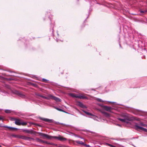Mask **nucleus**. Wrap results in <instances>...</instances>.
I'll use <instances>...</instances> for the list:
<instances>
[{"instance_id": "dca6fc26", "label": "nucleus", "mask_w": 147, "mask_h": 147, "mask_svg": "<svg viewBox=\"0 0 147 147\" xmlns=\"http://www.w3.org/2000/svg\"><path fill=\"white\" fill-rule=\"evenodd\" d=\"M76 142L78 144H84V143L81 141H76Z\"/></svg>"}, {"instance_id": "2eb2a0df", "label": "nucleus", "mask_w": 147, "mask_h": 147, "mask_svg": "<svg viewBox=\"0 0 147 147\" xmlns=\"http://www.w3.org/2000/svg\"><path fill=\"white\" fill-rule=\"evenodd\" d=\"M139 126H140L141 127H147V125L144 124L143 123H141L140 124V125H139Z\"/></svg>"}, {"instance_id": "2f4dec72", "label": "nucleus", "mask_w": 147, "mask_h": 147, "mask_svg": "<svg viewBox=\"0 0 147 147\" xmlns=\"http://www.w3.org/2000/svg\"><path fill=\"white\" fill-rule=\"evenodd\" d=\"M146 11V12H147V10H145Z\"/></svg>"}, {"instance_id": "f704fd0d", "label": "nucleus", "mask_w": 147, "mask_h": 147, "mask_svg": "<svg viewBox=\"0 0 147 147\" xmlns=\"http://www.w3.org/2000/svg\"><path fill=\"white\" fill-rule=\"evenodd\" d=\"M0 147H1V146L0 145Z\"/></svg>"}, {"instance_id": "f3484780", "label": "nucleus", "mask_w": 147, "mask_h": 147, "mask_svg": "<svg viewBox=\"0 0 147 147\" xmlns=\"http://www.w3.org/2000/svg\"><path fill=\"white\" fill-rule=\"evenodd\" d=\"M46 134H43V133H39V135L40 136H41L43 137H44V138H45V136Z\"/></svg>"}, {"instance_id": "9b49d317", "label": "nucleus", "mask_w": 147, "mask_h": 147, "mask_svg": "<svg viewBox=\"0 0 147 147\" xmlns=\"http://www.w3.org/2000/svg\"><path fill=\"white\" fill-rule=\"evenodd\" d=\"M3 127H6V128H8L9 129H17L16 128H14V127H8V126H3Z\"/></svg>"}, {"instance_id": "f03ea898", "label": "nucleus", "mask_w": 147, "mask_h": 147, "mask_svg": "<svg viewBox=\"0 0 147 147\" xmlns=\"http://www.w3.org/2000/svg\"><path fill=\"white\" fill-rule=\"evenodd\" d=\"M15 121V123L18 125H26L27 124V123L24 122H22L21 120L19 119H14Z\"/></svg>"}, {"instance_id": "cd10ccee", "label": "nucleus", "mask_w": 147, "mask_h": 147, "mask_svg": "<svg viewBox=\"0 0 147 147\" xmlns=\"http://www.w3.org/2000/svg\"><path fill=\"white\" fill-rule=\"evenodd\" d=\"M106 112H103V111H102V113L104 114V115H105V113H106Z\"/></svg>"}, {"instance_id": "7c9ffc66", "label": "nucleus", "mask_w": 147, "mask_h": 147, "mask_svg": "<svg viewBox=\"0 0 147 147\" xmlns=\"http://www.w3.org/2000/svg\"><path fill=\"white\" fill-rule=\"evenodd\" d=\"M2 119V118L1 117H0V120H1Z\"/></svg>"}, {"instance_id": "6e6552de", "label": "nucleus", "mask_w": 147, "mask_h": 147, "mask_svg": "<svg viewBox=\"0 0 147 147\" xmlns=\"http://www.w3.org/2000/svg\"><path fill=\"white\" fill-rule=\"evenodd\" d=\"M77 97V98L81 99L87 98V97H86L82 94H80L79 95H78V96Z\"/></svg>"}, {"instance_id": "a211bd4d", "label": "nucleus", "mask_w": 147, "mask_h": 147, "mask_svg": "<svg viewBox=\"0 0 147 147\" xmlns=\"http://www.w3.org/2000/svg\"><path fill=\"white\" fill-rule=\"evenodd\" d=\"M104 115H105V116L106 117H110V115L107 112L105 113Z\"/></svg>"}, {"instance_id": "423d86ee", "label": "nucleus", "mask_w": 147, "mask_h": 147, "mask_svg": "<svg viewBox=\"0 0 147 147\" xmlns=\"http://www.w3.org/2000/svg\"><path fill=\"white\" fill-rule=\"evenodd\" d=\"M20 138L25 140H28L29 139H33L32 138H30L29 137H27L24 136H20L19 137Z\"/></svg>"}, {"instance_id": "72a5a7b5", "label": "nucleus", "mask_w": 147, "mask_h": 147, "mask_svg": "<svg viewBox=\"0 0 147 147\" xmlns=\"http://www.w3.org/2000/svg\"><path fill=\"white\" fill-rule=\"evenodd\" d=\"M125 117H126V115H125Z\"/></svg>"}, {"instance_id": "bb28decb", "label": "nucleus", "mask_w": 147, "mask_h": 147, "mask_svg": "<svg viewBox=\"0 0 147 147\" xmlns=\"http://www.w3.org/2000/svg\"><path fill=\"white\" fill-rule=\"evenodd\" d=\"M15 119V118H11V120L12 121H15V119Z\"/></svg>"}, {"instance_id": "7ed1b4c3", "label": "nucleus", "mask_w": 147, "mask_h": 147, "mask_svg": "<svg viewBox=\"0 0 147 147\" xmlns=\"http://www.w3.org/2000/svg\"><path fill=\"white\" fill-rule=\"evenodd\" d=\"M135 128L137 130H140L145 132H147V129H146L142 127L139 126L137 124H136L135 125Z\"/></svg>"}, {"instance_id": "1a4fd4ad", "label": "nucleus", "mask_w": 147, "mask_h": 147, "mask_svg": "<svg viewBox=\"0 0 147 147\" xmlns=\"http://www.w3.org/2000/svg\"><path fill=\"white\" fill-rule=\"evenodd\" d=\"M118 119L121 121L122 123H127V119H122L121 118H118Z\"/></svg>"}, {"instance_id": "0eeeda50", "label": "nucleus", "mask_w": 147, "mask_h": 147, "mask_svg": "<svg viewBox=\"0 0 147 147\" xmlns=\"http://www.w3.org/2000/svg\"><path fill=\"white\" fill-rule=\"evenodd\" d=\"M77 104L78 105L82 108H86V107L80 102H77Z\"/></svg>"}, {"instance_id": "c85d7f7f", "label": "nucleus", "mask_w": 147, "mask_h": 147, "mask_svg": "<svg viewBox=\"0 0 147 147\" xmlns=\"http://www.w3.org/2000/svg\"><path fill=\"white\" fill-rule=\"evenodd\" d=\"M21 96L22 97H24V96L22 95H21Z\"/></svg>"}, {"instance_id": "9d476101", "label": "nucleus", "mask_w": 147, "mask_h": 147, "mask_svg": "<svg viewBox=\"0 0 147 147\" xmlns=\"http://www.w3.org/2000/svg\"><path fill=\"white\" fill-rule=\"evenodd\" d=\"M45 138L48 139H50L53 138V136H52L47 134H46Z\"/></svg>"}, {"instance_id": "a878e982", "label": "nucleus", "mask_w": 147, "mask_h": 147, "mask_svg": "<svg viewBox=\"0 0 147 147\" xmlns=\"http://www.w3.org/2000/svg\"><path fill=\"white\" fill-rule=\"evenodd\" d=\"M109 146H110L111 147H113V146H114L111 145V144H107Z\"/></svg>"}, {"instance_id": "393cba45", "label": "nucleus", "mask_w": 147, "mask_h": 147, "mask_svg": "<svg viewBox=\"0 0 147 147\" xmlns=\"http://www.w3.org/2000/svg\"><path fill=\"white\" fill-rule=\"evenodd\" d=\"M141 13H144L146 12V11H140Z\"/></svg>"}, {"instance_id": "6ab92c4d", "label": "nucleus", "mask_w": 147, "mask_h": 147, "mask_svg": "<svg viewBox=\"0 0 147 147\" xmlns=\"http://www.w3.org/2000/svg\"><path fill=\"white\" fill-rule=\"evenodd\" d=\"M96 100L100 102H103L104 101L102 100L100 98H97L96 99Z\"/></svg>"}, {"instance_id": "4be33fe9", "label": "nucleus", "mask_w": 147, "mask_h": 147, "mask_svg": "<svg viewBox=\"0 0 147 147\" xmlns=\"http://www.w3.org/2000/svg\"><path fill=\"white\" fill-rule=\"evenodd\" d=\"M15 137H16V138H20V136H19V135H15V136H14Z\"/></svg>"}, {"instance_id": "f8f14e48", "label": "nucleus", "mask_w": 147, "mask_h": 147, "mask_svg": "<svg viewBox=\"0 0 147 147\" xmlns=\"http://www.w3.org/2000/svg\"><path fill=\"white\" fill-rule=\"evenodd\" d=\"M69 95L71 96H72V97H74V98H77V96L78 95H76L75 94H69Z\"/></svg>"}, {"instance_id": "473e14b6", "label": "nucleus", "mask_w": 147, "mask_h": 147, "mask_svg": "<svg viewBox=\"0 0 147 147\" xmlns=\"http://www.w3.org/2000/svg\"><path fill=\"white\" fill-rule=\"evenodd\" d=\"M118 125L119 126H120V125L119 124H118Z\"/></svg>"}, {"instance_id": "4468645a", "label": "nucleus", "mask_w": 147, "mask_h": 147, "mask_svg": "<svg viewBox=\"0 0 147 147\" xmlns=\"http://www.w3.org/2000/svg\"><path fill=\"white\" fill-rule=\"evenodd\" d=\"M23 131L24 132H25L28 133H32L31 131L29 130L24 129L23 130Z\"/></svg>"}, {"instance_id": "c756f323", "label": "nucleus", "mask_w": 147, "mask_h": 147, "mask_svg": "<svg viewBox=\"0 0 147 147\" xmlns=\"http://www.w3.org/2000/svg\"><path fill=\"white\" fill-rule=\"evenodd\" d=\"M86 145L88 147L89 146L88 145Z\"/></svg>"}, {"instance_id": "5701e85b", "label": "nucleus", "mask_w": 147, "mask_h": 147, "mask_svg": "<svg viewBox=\"0 0 147 147\" xmlns=\"http://www.w3.org/2000/svg\"><path fill=\"white\" fill-rule=\"evenodd\" d=\"M56 109L59 111H63L61 109H59L58 108H56Z\"/></svg>"}, {"instance_id": "20e7f679", "label": "nucleus", "mask_w": 147, "mask_h": 147, "mask_svg": "<svg viewBox=\"0 0 147 147\" xmlns=\"http://www.w3.org/2000/svg\"><path fill=\"white\" fill-rule=\"evenodd\" d=\"M103 108L106 111L113 113V112L111 111V110L113 109L112 108L106 106H104Z\"/></svg>"}, {"instance_id": "39448f33", "label": "nucleus", "mask_w": 147, "mask_h": 147, "mask_svg": "<svg viewBox=\"0 0 147 147\" xmlns=\"http://www.w3.org/2000/svg\"><path fill=\"white\" fill-rule=\"evenodd\" d=\"M53 138L57 139L61 141H64L66 140V138H63L60 136L58 137L53 136Z\"/></svg>"}, {"instance_id": "aec40b11", "label": "nucleus", "mask_w": 147, "mask_h": 147, "mask_svg": "<svg viewBox=\"0 0 147 147\" xmlns=\"http://www.w3.org/2000/svg\"><path fill=\"white\" fill-rule=\"evenodd\" d=\"M5 112L6 113H10L11 112V111L9 110H6L5 111Z\"/></svg>"}, {"instance_id": "412c9836", "label": "nucleus", "mask_w": 147, "mask_h": 147, "mask_svg": "<svg viewBox=\"0 0 147 147\" xmlns=\"http://www.w3.org/2000/svg\"><path fill=\"white\" fill-rule=\"evenodd\" d=\"M84 112L87 115H92V114L86 112V111H84Z\"/></svg>"}, {"instance_id": "f257e3e1", "label": "nucleus", "mask_w": 147, "mask_h": 147, "mask_svg": "<svg viewBox=\"0 0 147 147\" xmlns=\"http://www.w3.org/2000/svg\"><path fill=\"white\" fill-rule=\"evenodd\" d=\"M39 96H40V97H42L43 98L47 99V100H50V99H53L55 101H56L57 102H61V100L57 98V97L55 96H53L51 95H50L48 96V97H45L43 96H42L41 95H38Z\"/></svg>"}, {"instance_id": "ddd939ff", "label": "nucleus", "mask_w": 147, "mask_h": 147, "mask_svg": "<svg viewBox=\"0 0 147 147\" xmlns=\"http://www.w3.org/2000/svg\"><path fill=\"white\" fill-rule=\"evenodd\" d=\"M43 121H45L48 122H51L52 121L51 120H50V119H45H45H43Z\"/></svg>"}, {"instance_id": "b1692460", "label": "nucleus", "mask_w": 147, "mask_h": 147, "mask_svg": "<svg viewBox=\"0 0 147 147\" xmlns=\"http://www.w3.org/2000/svg\"><path fill=\"white\" fill-rule=\"evenodd\" d=\"M42 81L44 82H47V80L46 79H42Z\"/></svg>"}]
</instances>
